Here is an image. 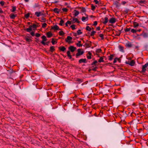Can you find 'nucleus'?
I'll use <instances>...</instances> for the list:
<instances>
[{
	"label": "nucleus",
	"instance_id": "11",
	"mask_svg": "<svg viewBox=\"0 0 148 148\" xmlns=\"http://www.w3.org/2000/svg\"><path fill=\"white\" fill-rule=\"evenodd\" d=\"M32 30V27L30 25L28 28L25 29V30H26L28 32H30Z\"/></svg>",
	"mask_w": 148,
	"mask_h": 148
},
{
	"label": "nucleus",
	"instance_id": "20",
	"mask_svg": "<svg viewBox=\"0 0 148 148\" xmlns=\"http://www.w3.org/2000/svg\"><path fill=\"white\" fill-rule=\"evenodd\" d=\"M25 39L26 41L28 42H30L32 40L31 39H30V38H28V37H25Z\"/></svg>",
	"mask_w": 148,
	"mask_h": 148
},
{
	"label": "nucleus",
	"instance_id": "17",
	"mask_svg": "<svg viewBox=\"0 0 148 148\" xmlns=\"http://www.w3.org/2000/svg\"><path fill=\"white\" fill-rule=\"evenodd\" d=\"M72 21H74V23L77 22V23H80L79 21L76 18H73Z\"/></svg>",
	"mask_w": 148,
	"mask_h": 148
},
{
	"label": "nucleus",
	"instance_id": "36",
	"mask_svg": "<svg viewBox=\"0 0 148 148\" xmlns=\"http://www.w3.org/2000/svg\"><path fill=\"white\" fill-rule=\"evenodd\" d=\"M86 30L88 31H90L91 30V28L89 26H86Z\"/></svg>",
	"mask_w": 148,
	"mask_h": 148
},
{
	"label": "nucleus",
	"instance_id": "41",
	"mask_svg": "<svg viewBox=\"0 0 148 148\" xmlns=\"http://www.w3.org/2000/svg\"><path fill=\"white\" fill-rule=\"evenodd\" d=\"M99 36L101 37V39L103 40L104 39V37H103V35L101 34H99Z\"/></svg>",
	"mask_w": 148,
	"mask_h": 148
},
{
	"label": "nucleus",
	"instance_id": "58",
	"mask_svg": "<svg viewBox=\"0 0 148 148\" xmlns=\"http://www.w3.org/2000/svg\"><path fill=\"white\" fill-rule=\"evenodd\" d=\"M67 56L69 57L70 59H71L72 60H74V59H72V57H71V55H68V56Z\"/></svg>",
	"mask_w": 148,
	"mask_h": 148
},
{
	"label": "nucleus",
	"instance_id": "59",
	"mask_svg": "<svg viewBox=\"0 0 148 148\" xmlns=\"http://www.w3.org/2000/svg\"><path fill=\"white\" fill-rule=\"evenodd\" d=\"M97 23L96 21H95L94 22L93 25L96 26L97 25Z\"/></svg>",
	"mask_w": 148,
	"mask_h": 148
},
{
	"label": "nucleus",
	"instance_id": "16",
	"mask_svg": "<svg viewBox=\"0 0 148 148\" xmlns=\"http://www.w3.org/2000/svg\"><path fill=\"white\" fill-rule=\"evenodd\" d=\"M35 14L37 17H39L40 16H41V13L40 12H35Z\"/></svg>",
	"mask_w": 148,
	"mask_h": 148
},
{
	"label": "nucleus",
	"instance_id": "24",
	"mask_svg": "<svg viewBox=\"0 0 148 148\" xmlns=\"http://www.w3.org/2000/svg\"><path fill=\"white\" fill-rule=\"evenodd\" d=\"M79 14V12L78 11L75 10V13L74 14V15L75 16H77L78 14Z\"/></svg>",
	"mask_w": 148,
	"mask_h": 148
},
{
	"label": "nucleus",
	"instance_id": "44",
	"mask_svg": "<svg viewBox=\"0 0 148 148\" xmlns=\"http://www.w3.org/2000/svg\"><path fill=\"white\" fill-rule=\"evenodd\" d=\"M75 25H73L71 26V28L73 30H74V29H75Z\"/></svg>",
	"mask_w": 148,
	"mask_h": 148
},
{
	"label": "nucleus",
	"instance_id": "60",
	"mask_svg": "<svg viewBox=\"0 0 148 148\" xmlns=\"http://www.w3.org/2000/svg\"><path fill=\"white\" fill-rule=\"evenodd\" d=\"M66 53L67 54V56L70 55V51H67L66 52Z\"/></svg>",
	"mask_w": 148,
	"mask_h": 148
},
{
	"label": "nucleus",
	"instance_id": "8",
	"mask_svg": "<svg viewBox=\"0 0 148 148\" xmlns=\"http://www.w3.org/2000/svg\"><path fill=\"white\" fill-rule=\"evenodd\" d=\"M102 23L104 24H106L108 22V20L107 17H105Z\"/></svg>",
	"mask_w": 148,
	"mask_h": 148
},
{
	"label": "nucleus",
	"instance_id": "34",
	"mask_svg": "<svg viewBox=\"0 0 148 148\" xmlns=\"http://www.w3.org/2000/svg\"><path fill=\"white\" fill-rule=\"evenodd\" d=\"M64 23V21L62 19H61V20L60 21V23H59V25L61 26H62L63 24Z\"/></svg>",
	"mask_w": 148,
	"mask_h": 148
},
{
	"label": "nucleus",
	"instance_id": "35",
	"mask_svg": "<svg viewBox=\"0 0 148 148\" xmlns=\"http://www.w3.org/2000/svg\"><path fill=\"white\" fill-rule=\"evenodd\" d=\"M134 25V27H138L139 25V24L138 23H137L136 22H134L133 23Z\"/></svg>",
	"mask_w": 148,
	"mask_h": 148
},
{
	"label": "nucleus",
	"instance_id": "40",
	"mask_svg": "<svg viewBox=\"0 0 148 148\" xmlns=\"http://www.w3.org/2000/svg\"><path fill=\"white\" fill-rule=\"evenodd\" d=\"M29 13L25 14V18H28L29 17Z\"/></svg>",
	"mask_w": 148,
	"mask_h": 148
},
{
	"label": "nucleus",
	"instance_id": "62",
	"mask_svg": "<svg viewBox=\"0 0 148 148\" xmlns=\"http://www.w3.org/2000/svg\"><path fill=\"white\" fill-rule=\"evenodd\" d=\"M97 67H95L92 70L94 71H96L97 70Z\"/></svg>",
	"mask_w": 148,
	"mask_h": 148
},
{
	"label": "nucleus",
	"instance_id": "12",
	"mask_svg": "<svg viewBox=\"0 0 148 148\" xmlns=\"http://www.w3.org/2000/svg\"><path fill=\"white\" fill-rule=\"evenodd\" d=\"M59 27L57 25H54V26L52 27L51 28V29H53L54 30H58L59 29Z\"/></svg>",
	"mask_w": 148,
	"mask_h": 148
},
{
	"label": "nucleus",
	"instance_id": "53",
	"mask_svg": "<svg viewBox=\"0 0 148 148\" xmlns=\"http://www.w3.org/2000/svg\"><path fill=\"white\" fill-rule=\"evenodd\" d=\"M97 60H95V61H94L93 62L92 64H91V65H95V64L97 63Z\"/></svg>",
	"mask_w": 148,
	"mask_h": 148
},
{
	"label": "nucleus",
	"instance_id": "28",
	"mask_svg": "<svg viewBox=\"0 0 148 148\" xmlns=\"http://www.w3.org/2000/svg\"><path fill=\"white\" fill-rule=\"evenodd\" d=\"M138 2L139 4H143L145 2V0H139Z\"/></svg>",
	"mask_w": 148,
	"mask_h": 148
},
{
	"label": "nucleus",
	"instance_id": "48",
	"mask_svg": "<svg viewBox=\"0 0 148 148\" xmlns=\"http://www.w3.org/2000/svg\"><path fill=\"white\" fill-rule=\"evenodd\" d=\"M0 4L1 6H3L5 4V2L3 1H1L0 2Z\"/></svg>",
	"mask_w": 148,
	"mask_h": 148
},
{
	"label": "nucleus",
	"instance_id": "21",
	"mask_svg": "<svg viewBox=\"0 0 148 148\" xmlns=\"http://www.w3.org/2000/svg\"><path fill=\"white\" fill-rule=\"evenodd\" d=\"M88 20V17H85L83 16L82 18V20L83 22L85 21V20L87 21Z\"/></svg>",
	"mask_w": 148,
	"mask_h": 148
},
{
	"label": "nucleus",
	"instance_id": "7",
	"mask_svg": "<svg viewBox=\"0 0 148 148\" xmlns=\"http://www.w3.org/2000/svg\"><path fill=\"white\" fill-rule=\"evenodd\" d=\"M116 21V19L113 17L110 18L109 20V23L112 24L114 23Z\"/></svg>",
	"mask_w": 148,
	"mask_h": 148
},
{
	"label": "nucleus",
	"instance_id": "29",
	"mask_svg": "<svg viewBox=\"0 0 148 148\" xmlns=\"http://www.w3.org/2000/svg\"><path fill=\"white\" fill-rule=\"evenodd\" d=\"M78 35H79L82 34V32H81V29H79L77 32Z\"/></svg>",
	"mask_w": 148,
	"mask_h": 148
},
{
	"label": "nucleus",
	"instance_id": "15",
	"mask_svg": "<svg viewBox=\"0 0 148 148\" xmlns=\"http://www.w3.org/2000/svg\"><path fill=\"white\" fill-rule=\"evenodd\" d=\"M119 51L122 52H124L123 50V47L119 45Z\"/></svg>",
	"mask_w": 148,
	"mask_h": 148
},
{
	"label": "nucleus",
	"instance_id": "46",
	"mask_svg": "<svg viewBox=\"0 0 148 148\" xmlns=\"http://www.w3.org/2000/svg\"><path fill=\"white\" fill-rule=\"evenodd\" d=\"M62 10L63 12H66L68 11V9L66 8H63Z\"/></svg>",
	"mask_w": 148,
	"mask_h": 148
},
{
	"label": "nucleus",
	"instance_id": "32",
	"mask_svg": "<svg viewBox=\"0 0 148 148\" xmlns=\"http://www.w3.org/2000/svg\"><path fill=\"white\" fill-rule=\"evenodd\" d=\"M98 62L100 63L104 62L103 58L101 57H100L99 60Z\"/></svg>",
	"mask_w": 148,
	"mask_h": 148
},
{
	"label": "nucleus",
	"instance_id": "25",
	"mask_svg": "<svg viewBox=\"0 0 148 148\" xmlns=\"http://www.w3.org/2000/svg\"><path fill=\"white\" fill-rule=\"evenodd\" d=\"M88 54H89V55L87 56V58L88 59H90L91 58V54L90 51H89L88 52Z\"/></svg>",
	"mask_w": 148,
	"mask_h": 148
},
{
	"label": "nucleus",
	"instance_id": "10",
	"mask_svg": "<svg viewBox=\"0 0 148 148\" xmlns=\"http://www.w3.org/2000/svg\"><path fill=\"white\" fill-rule=\"evenodd\" d=\"M58 48L60 51L63 52H64L66 50V48L63 46L59 47Z\"/></svg>",
	"mask_w": 148,
	"mask_h": 148
},
{
	"label": "nucleus",
	"instance_id": "45",
	"mask_svg": "<svg viewBox=\"0 0 148 148\" xmlns=\"http://www.w3.org/2000/svg\"><path fill=\"white\" fill-rule=\"evenodd\" d=\"M130 29H131V28H127L125 29V32H128L130 30Z\"/></svg>",
	"mask_w": 148,
	"mask_h": 148
},
{
	"label": "nucleus",
	"instance_id": "30",
	"mask_svg": "<svg viewBox=\"0 0 148 148\" xmlns=\"http://www.w3.org/2000/svg\"><path fill=\"white\" fill-rule=\"evenodd\" d=\"M68 24H69V25H71V22L69 21H67L65 23V25L66 27L68 26Z\"/></svg>",
	"mask_w": 148,
	"mask_h": 148
},
{
	"label": "nucleus",
	"instance_id": "9",
	"mask_svg": "<svg viewBox=\"0 0 148 148\" xmlns=\"http://www.w3.org/2000/svg\"><path fill=\"white\" fill-rule=\"evenodd\" d=\"M79 63H81L82 62L84 63H86L87 62V61L86 59H81L79 60Z\"/></svg>",
	"mask_w": 148,
	"mask_h": 148
},
{
	"label": "nucleus",
	"instance_id": "47",
	"mask_svg": "<svg viewBox=\"0 0 148 148\" xmlns=\"http://www.w3.org/2000/svg\"><path fill=\"white\" fill-rule=\"evenodd\" d=\"M95 32H96L95 31H92L91 32L90 36H94V34Z\"/></svg>",
	"mask_w": 148,
	"mask_h": 148
},
{
	"label": "nucleus",
	"instance_id": "1",
	"mask_svg": "<svg viewBox=\"0 0 148 148\" xmlns=\"http://www.w3.org/2000/svg\"><path fill=\"white\" fill-rule=\"evenodd\" d=\"M84 53L83 51H81V49H77V53L76 55V57L77 58H78V56L82 55Z\"/></svg>",
	"mask_w": 148,
	"mask_h": 148
},
{
	"label": "nucleus",
	"instance_id": "31",
	"mask_svg": "<svg viewBox=\"0 0 148 148\" xmlns=\"http://www.w3.org/2000/svg\"><path fill=\"white\" fill-rule=\"evenodd\" d=\"M16 10V7L15 6H12V9L11 10V11L12 12H14Z\"/></svg>",
	"mask_w": 148,
	"mask_h": 148
},
{
	"label": "nucleus",
	"instance_id": "37",
	"mask_svg": "<svg viewBox=\"0 0 148 148\" xmlns=\"http://www.w3.org/2000/svg\"><path fill=\"white\" fill-rule=\"evenodd\" d=\"M77 81L78 82L77 84H79L82 82V79L79 78L77 79Z\"/></svg>",
	"mask_w": 148,
	"mask_h": 148
},
{
	"label": "nucleus",
	"instance_id": "4",
	"mask_svg": "<svg viewBox=\"0 0 148 148\" xmlns=\"http://www.w3.org/2000/svg\"><path fill=\"white\" fill-rule=\"evenodd\" d=\"M68 49L71 52H73L77 48L73 46H71L69 47Z\"/></svg>",
	"mask_w": 148,
	"mask_h": 148
},
{
	"label": "nucleus",
	"instance_id": "19",
	"mask_svg": "<svg viewBox=\"0 0 148 148\" xmlns=\"http://www.w3.org/2000/svg\"><path fill=\"white\" fill-rule=\"evenodd\" d=\"M47 37L50 38L52 36V34L50 32H48L47 34Z\"/></svg>",
	"mask_w": 148,
	"mask_h": 148
},
{
	"label": "nucleus",
	"instance_id": "33",
	"mask_svg": "<svg viewBox=\"0 0 148 148\" xmlns=\"http://www.w3.org/2000/svg\"><path fill=\"white\" fill-rule=\"evenodd\" d=\"M59 34L60 36H63L65 34L62 31H60L59 32Z\"/></svg>",
	"mask_w": 148,
	"mask_h": 148
},
{
	"label": "nucleus",
	"instance_id": "43",
	"mask_svg": "<svg viewBox=\"0 0 148 148\" xmlns=\"http://www.w3.org/2000/svg\"><path fill=\"white\" fill-rule=\"evenodd\" d=\"M55 42H56V43H57V42L56 41H54V39L53 38L51 41V43L53 45H54Z\"/></svg>",
	"mask_w": 148,
	"mask_h": 148
},
{
	"label": "nucleus",
	"instance_id": "3",
	"mask_svg": "<svg viewBox=\"0 0 148 148\" xmlns=\"http://www.w3.org/2000/svg\"><path fill=\"white\" fill-rule=\"evenodd\" d=\"M42 38V41H41V43L43 45H46V43L45 42L46 41L47 39L46 37L45 36H43L41 37Z\"/></svg>",
	"mask_w": 148,
	"mask_h": 148
},
{
	"label": "nucleus",
	"instance_id": "54",
	"mask_svg": "<svg viewBox=\"0 0 148 148\" xmlns=\"http://www.w3.org/2000/svg\"><path fill=\"white\" fill-rule=\"evenodd\" d=\"M30 34L32 36H35V33L34 32H31Z\"/></svg>",
	"mask_w": 148,
	"mask_h": 148
},
{
	"label": "nucleus",
	"instance_id": "64",
	"mask_svg": "<svg viewBox=\"0 0 148 148\" xmlns=\"http://www.w3.org/2000/svg\"><path fill=\"white\" fill-rule=\"evenodd\" d=\"M100 27H97V28H96V29L98 30H100Z\"/></svg>",
	"mask_w": 148,
	"mask_h": 148
},
{
	"label": "nucleus",
	"instance_id": "5",
	"mask_svg": "<svg viewBox=\"0 0 148 148\" xmlns=\"http://www.w3.org/2000/svg\"><path fill=\"white\" fill-rule=\"evenodd\" d=\"M126 63L127 64H129L130 66H134L135 64V62L134 60H132L131 62H130L128 61L126 62Z\"/></svg>",
	"mask_w": 148,
	"mask_h": 148
},
{
	"label": "nucleus",
	"instance_id": "52",
	"mask_svg": "<svg viewBox=\"0 0 148 148\" xmlns=\"http://www.w3.org/2000/svg\"><path fill=\"white\" fill-rule=\"evenodd\" d=\"M85 45L88 48L90 47V45L88 43H86L85 44Z\"/></svg>",
	"mask_w": 148,
	"mask_h": 148
},
{
	"label": "nucleus",
	"instance_id": "57",
	"mask_svg": "<svg viewBox=\"0 0 148 148\" xmlns=\"http://www.w3.org/2000/svg\"><path fill=\"white\" fill-rule=\"evenodd\" d=\"M94 2L95 3V4H98L99 3V1L97 0H94Z\"/></svg>",
	"mask_w": 148,
	"mask_h": 148
},
{
	"label": "nucleus",
	"instance_id": "6",
	"mask_svg": "<svg viewBox=\"0 0 148 148\" xmlns=\"http://www.w3.org/2000/svg\"><path fill=\"white\" fill-rule=\"evenodd\" d=\"M73 38L72 37L68 36H67V38L65 39V41L66 42H68L69 43H71L70 41L72 40Z\"/></svg>",
	"mask_w": 148,
	"mask_h": 148
},
{
	"label": "nucleus",
	"instance_id": "14",
	"mask_svg": "<svg viewBox=\"0 0 148 148\" xmlns=\"http://www.w3.org/2000/svg\"><path fill=\"white\" fill-rule=\"evenodd\" d=\"M53 11L54 12L57 14L59 13L60 11L57 8H55L53 10Z\"/></svg>",
	"mask_w": 148,
	"mask_h": 148
},
{
	"label": "nucleus",
	"instance_id": "26",
	"mask_svg": "<svg viewBox=\"0 0 148 148\" xmlns=\"http://www.w3.org/2000/svg\"><path fill=\"white\" fill-rule=\"evenodd\" d=\"M114 55L113 54L111 55L109 57V60H111L114 57Z\"/></svg>",
	"mask_w": 148,
	"mask_h": 148
},
{
	"label": "nucleus",
	"instance_id": "39",
	"mask_svg": "<svg viewBox=\"0 0 148 148\" xmlns=\"http://www.w3.org/2000/svg\"><path fill=\"white\" fill-rule=\"evenodd\" d=\"M117 60L118 61L120 60V59L119 58H116L114 59L113 63H116V62Z\"/></svg>",
	"mask_w": 148,
	"mask_h": 148
},
{
	"label": "nucleus",
	"instance_id": "22",
	"mask_svg": "<svg viewBox=\"0 0 148 148\" xmlns=\"http://www.w3.org/2000/svg\"><path fill=\"white\" fill-rule=\"evenodd\" d=\"M30 26H31L32 27V28H33V30H35L36 29V28L37 27V25L35 24H34L32 25H30Z\"/></svg>",
	"mask_w": 148,
	"mask_h": 148
},
{
	"label": "nucleus",
	"instance_id": "18",
	"mask_svg": "<svg viewBox=\"0 0 148 148\" xmlns=\"http://www.w3.org/2000/svg\"><path fill=\"white\" fill-rule=\"evenodd\" d=\"M16 16V15L14 14H11L10 15V18L12 19H14Z\"/></svg>",
	"mask_w": 148,
	"mask_h": 148
},
{
	"label": "nucleus",
	"instance_id": "2",
	"mask_svg": "<svg viewBox=\"0 0 148 148\" xmlns=\"http://www.w3.org/2000/svg\"><path fill=\"white\" fill-rule=\"evenodd\" d=\"M148 67V63L145 64L144 65L142 66V70L141 72L145 73L146 70V68Z\"/></svg>",
	"mask_w": 148,
	"mask_h": 148
},
{
	"label": "nucleus",
	"instance_id": "13",
	"mask_svg": "<svg viewBox=\"0 0 148 148\" xmlns=\"http://www.w3.org/2000/svg\"><path fill=\"white\" fill-rule=\"evenodd\" d=\"M125 46L128 48H130L132 47V45L131 42H128L126 43Z\"/></svg>",
	"mask_w": 148,
	"mask_h": 148
},
{
	"label": "nucleus",
	"instance_id": "49",
	"mask_svg": "<svg viewBox=\"0 0 148 148\" xmlns=\"http://www.w3.org/2000/svg\"><path fill=\"white\" fill-rule=\"evenodd\" d=\"M131 32L132 33H135L136 32V31L134 29H132L131 30Z\"/></svg>",
	"mask_w": 148,
	"mask_h": 148
},
{
	"label": "nucleus",
	"instance_id": "51",
	"mask_svg": "<svg viewBox=\"0 0 148 148\" xmlns=\"http://www.w3.org/2000/svg\"><path fill=\"white\" fill-rule=\"evenodd\" d=\"M81 11L83 12H84L86 11V9L84 8H82L81 9Z\"/></svg>",
	"mask_w": 148,
	"mask_h": 148
},
{
	"label": "nucleus",
	"instance_id": "55",
	"mask_svg": "<svg viewBox=\"0 0 148 148\" xmlns=\"http://www.w3.org/2000/svg\"><path fill=\"white\" fill-rule=\"evenodd\" d=\"M35 36L36 37H38L40 36V34L39 33H36L35 35Z\"/></svg>",
	"mask_w": 148,
	"mask_h": 148
},
{
	"label": "nucleus",
	"instance_id": "61",
	"mask_svg": "<svg viewBox=\"0 0 148 148\" xmlns=\"http://www.w3.org/2000/svg\"><path fill=\"white\" fill-rule=\"evenodd\" d=\"M38 6V4L35 3L34 5V8H35Z\"/></svg>",
	"mask_w": 148,
	"mask_h": 148
},
{
	"label": "nucleus",
	"instance_id": "50",
	"mask_svg": "<svg viewBox=\"0 0 148 148\" xmlns=\"http://www.w3.org/2000/svg\"><path fill=\"white\" fill-rule=\"evenodd\" d=\"M91 10L93 11H94V10L95 9V6L93 5H91Z\"/></svg>",
	"mask_w": 148,
	"mask_h": 148
},
{
	"label": "nucleus",
	"instance_id": "63",
	"mask_svg": "<svg viewBox=\"0 0 148 148\" xmlns=\"http://www.w3.org/2000/svg\"><path fill=\"white\" fill-rule=\"evenodd\" d=\"M77 33H73V35L74 36H77Z\"/></svg>",
	"mask_w": 148,
	"mask_h": 148
},
{
	"label": "nucleus",
	"instance_id": "42",
	"mask_svg": "<svg viewBox=\"0 0 148 148\" xmlns=\"http://www.w3.org/2000/svg\"><path fill=\"white\" fill-rule=\"evenodd\" d=\"M47 24L46 23H44L42 24V27L43 28H45L46 27V25Z\"/></svg>",
	"mask_w": 148,
	"mask_h": 148
},
{
	"label": "nucleus",
	"instance_id": "27",
	"mask_svg": "<svg viewBox=\"0 0 148 148\" xmlns=\"http://www.w3.org/2000/svg\"><path fill=\"white\" fill-rule=\"evenodd\" d=\"M143 36L144 38H146L148 36V34L147 33H144L143 34Z\"/></svg>",
	"mask_w": 148,
	"mask_h": 148
},
{
	"label": "nucleus",
	"instance_id": "38",
	"mask_svg": "<svg viewBox=\"0 0 148 148\" xmlns=\"http://www.w3.org/2000/svg\"><path fill=\"white\" fill-rule=\"evenodd\" d=\"M81 41H79L76 44L79 47H80L82 46V45L80 44Z\"/></svg>",
	"mask_w": 148,
	"mask_h": 148
},
{
	"label": "nucleus",
	"instance_id": "56",
	"mask_svg": "<svg viewBox=\"0 0 148 148\" xmlns=\"http://www.w3.org/2000/svg\"><path fill=\"white\" fill-rule=\"evenodd\" d=\"M101 49H98L96 50V52L97 53H100L101 52Z\"/></svg>",
	"mask_w": 148,
	"mask_h": 148
},
{
	"label": "nucleus",
	"instance_id": "23",
	"mask_svg": "<svg viewBox=\"0 0 148 148\" xmlns=\"http://www.w3.org/2000/svg\"><path fill=\"white\" fill-rule=\"evenodd\" d=\"M55 50L54 47V46H52L50 47V51L51 52H53Z\"/></svg>",
	"mask_w": 148,
	"mask_h": 148
}]
</instances>
